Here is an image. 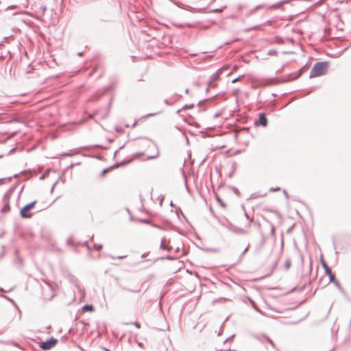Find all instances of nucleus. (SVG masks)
Listing matches in <instances>:
<instances>
[{"label": "nucleus", "instance_id": "obj_15", "mask_svg": "<svg viewBox=\"0 0 351 351\" xmlns=\"http://www.w3.org/2000/svg\"><path fill=\"white\" fill-rule=\"evenodd\" d=\"M208 86H209V87H212V86H213V85H212V82H209V84H208Z\"/></svg>", "mask_w": 351, "mask_h": 351}, {"label": "nucleus", "instance_id": "obj_21", "mask_svg": "<svg viewBox=\"0 0 351 351\" xmlns=\"http://www.w3.org/2000/svg\"><path fill=\"white\" fill-rule=\"evenodd\" d=\"M185 93H189V89H186Z\"/></svg>", "mask_w": 351, "mask_h": 351}, {"label": "nucleus", "instance_id": "obj_14", "mask_svg": "<svg viewBox=\"0 0 351 351\" xmlns=\"http://www.w3.org/2000/svg\"><path fill=\"white\" fill-rule=\"evenodd\" d=\"M321 263H322V265H324L325 264H326V263L324 261V259H321Z\"/></svg>", "mask_w": 351, "mask_h": 351}, {"label": "nucleus", "instance_id": "obj_20", "mask_svg": "<svg viewBox=\"0 0 351 351\" xmlns=\"http://www.w3.org/2000/svg\"><path fill=\"white\" fill-rule=\"evenodd\" d=\"M191 107H192V106H191L190 108H191ZM189 108V107H188V106H184V107H183V108H184H184Z\"/></svg>", "mask_w": 351, "mask_h": 351}, {"label": "nucleus", "instance_id": "obj_13", "mask_svg": "<svg viewBox=\"0 0 351 351\" xmlns=\"http://www.w3.org/2000/svg\"><path fill=\"white\" fill-rule=\"evenodd\" d=\"M134 325L137 328H141V325L138 323V322H134Z\"/></svg>", "mask_w": 351, "mask_h": 351}, {"label": "nucleus", "instance_id": "obj_17", "mask_svg": "<svg viewBox=\"0 0 351 351\" xmlns=\"http://www.w3.org/2000/svg\"><path fill=\"white\" fill-rule=\"evenodd\" d=\"M232 132H239V131L238 130H237V129H234Z\"/></svg>", "mask_w": 351, "mask_h": 351}, {"label": "nucleus", "instance_id": "obj_1", "mask_svg": "<svg viewBox=\"0 0 351 351\" xmlns=\"http://www.w3.org/2000/svg\"><path fill=\"white\" fill-rule=\"evenodd\" d=\"M328 69V63L327 62H319L314 64L311 72L310 77H315L325 75Z\"/></svg>", "mask_w": 351, "mask_h": 351}, {"label": "nucleus", "instance_id": "obj_23", "mask_svg": "<svg viewBox=\"0 0 351 351\" xmlns=\"http://www.w3.org/2000/svg\"><path fill=\"white\" fill-rule=\"evenodd\" d=\"M123 129H124V128H123V127L120 126V130H123Z\"/></svg>", "mask_w": 351, "mask_h": 351}, {"label": "nucleus", "instance_id": "obj_22", "mask_svg": "<svg viewBox=\"0 0 351 351\" xmlns=\"http://www.w3.org/2000/svg\"><path fill=\"white\" fill-rule=\"evenodd\" d=\"M135 124H136V122H133L132 123V126L135 125Z\"/></svg>", "mask_w": 351, "mask_h": 351}, {"label": "nucleus", "instance_id": "obj_11", "mask_svg": "<svg viewBox=\"0 0 351 351\" xmlns=\"http://www.w3.org/2000/svg\"><path fill=\"white\" fill-rule=\"evenodd\" d=\"M127 291H128L130 292H132V293H138L140 291V290H138V289H136V290L127 289Z\"/></svg>", "mask_w": 351, "mask_h": 351}, {"label": "nucleus", "instance_id": "obj_3", "mask_svg": "<svg viewBox=\"0 0 351 351\" xmlns=\"http://www.w3.org/2000/svg\"><path fill=\"white\" fill-rule=\"evenodd\" d=\"M57 342V339L51 338L49 340L42 343L40 345V348L45 350H50L56 345Z\"/></svg>", "mask_w": 351, "mask_h": 351}, {"label": "nucleus", "instance_id": "obj_8", "mask_svg": "<svg viewBox=\"0 0 351 351\" xmlns=\"http://www.w3.org/2000/svg\"><path fill=\"white\" fill-rule=\"evenodd\" d=\"M223 8H217V9L211 10L209 12L217 13V12H223Z\"/></svg>", "mask_w": 351, "mask_h": 351}, {"label": "nucleus", "instance_id": "obj_4", "mask_svg": "<svg viewBox=\"0 0 351 351\" xmlns=\"http://www.w3.org/2000/svg\"><path fill=\"white\" fill-rule=\"evenodd\" d=\"M267 120L265 117V114L263 113H261L259 114L258 119L255 121V124L256 125H262L265 127L267 125Z\"/></svg>", "mask_w": 351, "mask_h": 351}, {"label": "nucleus", "instance_id": "obj_16", "mask_svg": "<svg viewBox=\"0 0 351 351\" xmlns=\"http://www.w3.org/2000/svg\"><path fill=\"white\" fill-rule=\"evenodd\" d=\"M96 247H97V250H100V249H101V245L97 246Z\"/></svg>", "mask_w": 351, "mask_h": 351}, {"label": "nucleus", "instance_id": "obj_10", "mask_svg": "<svg viewBox=\"0 0 351 351\" xmlns=\"http://www.w3.org/2000/svg\"><path fill=\"white\" fill-rule=\"evenodd\" d=\"M244 77V75H240L234 79H233L232 80V83H236L237 82H238L241 78L243 77Z\"/></svg>", "mask_w": 351, "mask_h": 351}, {"label": "nucleus", "instance_id": "obj_7", "mask_svg": "<svg viewBox=\"0 0 351 351\" xmlns=\"http://www.w3.org/2000/svg\"><path fill=\"white\" fill-rule=\"evenodd\" d=\"M282 3H277L276 4L271 5L269 7V9H277L280 7Z\"/></svg>", "mask_w": 351, "mask_h": 351}, {"label": "nucleus", "instance_id": "obj_2", "mask_svg": "<svg viewBox=\"0 0 351 351\" xmlns=\"http://www.w3.org/2000/svg\"><path fill=\"white\" fill-rule=\"evenodd\" d=\"M36 203V201H34L23 207L20 210L21 217L27 219L31 218L33 215L30 213V210L34 208Z\"/></svg>", "mask_w": 351, "mask_h": 351}, {"label": "nucleus", "instance_id": "obj_19", "mask_svg": "<svg viewBox=\"0 0 351 351\" xmlns=\"http://www.w3.org/2000/svg\"><path fill=\"white\" fill-rule=\"evenodd\" d=\"M219 116V114H215V118L218 117Z\"/></svg>", "mask_w": 351, "mask_h": 351}, {"label": "nucleus", "instance_id": "obj_5", "mask_svg": "<svg viewBox=\"0 0 351 351\" xmlns=\"http://www.w3.org/2000/svg\"><path fill=\"white\" fill-rule=\"evenodd\" d=\"M326 274L328 276V277L330 278V280L331 282L334 281V280H335V275L332 274V272L330 269H329L327 271H326Z\"/></svg>", "mask_w": 351, "mask_h": 351}, {"label": "nucleus", "instance_id": "obj_6", "mask_svg": "<svg viewBox=\"0 0 351 351\" xmlns=\"http://www.w3.org/2000/svg\"><path fill=\"white\" fill-rule=\"evenodd\" d=\"M82 310L84 311L93 312L94 311V307L92 305H85L82 307Z\"/></svg>", "mask_w": 351, "mask_h": 351}, {"label": "nucleus", "instance_id": "obj_18", "mask_svg": "<svg viewBox=\"0 0 351 351\" xmlns=\"http://www.w3.org/2000/svg\"><path fill=\"white\" fill-rule=\"evenodd\" d=\"M125 128H130V125H129V124H126V125H125Z\"/></svg>", "mask_w": 351, "mask_h": 351}, {"label": "nucleus", "instance_id": "obj_12", "mask_svg": "<svg viewBox=\"0 0 351 351\" xmlns=\"http://www.w3.org/2000/svg\"><path fill=\"white\" fill-rule=\"evenodd\" d=\"M322 267L325 269V271L330 269L327 264L322 265Z\"/></svg>", "mask_w": 351, "mask_h": 351}, {"label": "nucleus", "instance_id": "obj_9", "mask_svg": "<svg viewBox=\"0 0 351 351\" xmlns=\"http://www.w3.org/2000/svg\"><path fill=\"white\" fill-rule=\"evenodd\" d=\"M291 267V261L290 260H287L286 262H285V267L287 269H289Z\"/></svg>", "mask_w": 351, "mask_h": 351}]
</instances>
